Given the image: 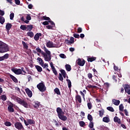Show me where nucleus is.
<instances>
[{
    "instance_id": "nucleus-1",
    "label": "nucleus",
    "mask_w": 130,
    "mask_h": 130,
    "mask_svg": "<svg viewBox=\"0 0 130 130\" xmlns=\"http://www.w3.org/2000/svg\"><path fill=\"white\" fill-rule=\"evenodd\" d=\"M43 49L46 53L41 50V49H40L39 47L37 48L36 50H37V52H39V53H41V55H43L45 61H50L51 60V52H50V51L47 49L45 46L43 47Z\"/></svg>"
},
{
    "instance_id": "nucleus-2",
    "label": "nucleus",
    "mask_w": 130,
    "mask_h": 130,
    "mask_svg": "<svg viewBox=\"0 0 130 130\" xmlns=\"http://www.w3.org/2000/svg\"><path fill=\"white\" fill-rule=\"evenodd\" d=\"M56 111L59 119L62 120L63 121H66V120H68V117H67V116L63 115V114H64V112L62 111V109H61V108L60 107L57 108Z\"/></svg>"
},
{
    "instance_id": "nucleus-3",
    "label": "nucleus",
    "mask_w": 130,
    "mask_h": 130,
    "mask_svg": "<svg viewBox=\"0 0 130 130\" xmlns=\"http://www.w3.org/2000/svg\"><path fill=\"white\" fill-rule=\"evenodd\" d=\"M15 99L18 104L22 105V106H23L25 108H29V104L27 103V102L25 101V100L21 99L18 96H15Z\"/></svg>"
},
{
    "instance_id": "nucleus-4",
    "label": "nucleus",
    "mask_w": 130,
    "mask_h": 130,
    "mask_svg": "<svg viewBox=\"0 0 130 130\" xmlns=\"http://www.w3.org/2000/svg\"><path fill=\"white\" fill-rule=\"evenodd\" d=\"M10 50V48L7 44L0 41V53H4Z\"/></svg>"
},
{
    "instance_id": "nucleus-5",
    "label": "nucleus",
    "mask_w": 130,
    "mask_h": 130,
    "mask_svg": "<svg viewBox=\"0 0 130 130\" xmlns=\"http://www.w3.org/2000/svg\"><path fill=\"white\" fill-rule=\"evenodd\" d=\"M37 87L38 89H39L40 92H45L46 90V87H45V85L43 82H40L37 85Z\"/></svg>"
},
{
    "instance_id": "nucleus-6",
    "label": "nucleus",
    "mask_w": 130,
    "mask_h": 130,
    "mask_svg": "<svg viewBox=\"0 0 130 130\" xmlns=\"http://www.w3.org/2000/svg\"><path fill=\"white\" fill-rule=\"evenodd\" d=\"M77 64L78 66H79L80 67H84L85 66V63L86 62V61L84 59H81V58H78L76 61Z\"/></svg>"
},
{
    "instance_id": "nucleus-7",
    "label": "nucleus",
    "mask_w": 130,
    "mask_h": 130,
    "mask_svg": "<svg viewBox=\"0 0 130 130\" xmlns=\"http://www.w3.org/2000/svg\"><path fill=\"white\" fill-rule=\"evenodd\" d=\"M11 71H12L15 75H21V74H22V70L20 69H17L16 68H12Z\"/></svg>"
},
{
    "instance_id": "nucleus-8",
    "label": "nucleus",
    "mask_w": 130,
    "mask_h": 130,
    "mask_svg": "<svg viewBox=\"0 0 130 130\" xmlns=\"http://www.w3.org/2000/svg\"><path fill=\"white\" fill-rule=\"evenodd\" d=\"M15 126L16 128H17V129L21 130L22 128H24L23 127V125H22V123L17 122L16 123H15Z\"/></svg>"
},
{
    "instance_id": "nucleus-9",
    "label": "nucleus",
    "mask_w": 130,
    "mask_h": 130,
    "mask_svg": "<svg viewBox=\"0 0 130 130\" xmlns=\"http://www.w3.org/2000/svg\"><path fill=\"white\" fill-rule=\"evenodd\" d=\"M50 66L52 69L53 74H54L55 76H57V71H56V69H55V67L53 66V63H52V62L50 63Z\"/></svg>"
},
{
    "instance_id": "nucleus-10",
    "label": "nucleus",
    "mask_w": 130,
    "mask_h": 130,
    "mask_svg": "<svg viewBox=\"0 0 130 130\" xmlns=\"http://www.w3.org/2000/svg\"><path fill=\"white\" fill-rule=\"evenodd\" d=\"M14 105L11 103V105H10L9 106H8V110L9 112H14Z\"/></svg>"
},
{
    "instance_id": "nucleus-11",
    "label": "nucleus",
    "mask_w": 130,
    "mask_h": 130,
    "mask_svg": "<svg viewBox=\"0 0 130 130\" xmlns=\"http://www.w3.org/2000/svg\"><path fill=\"white\" fill-rule=\"evenodd\" d=\"M25 91L29 98H31L32 97V91L29 89L28 88H27L25 89Z\"/></svg>"
},
{
    "instance_id": "nucleus-12",
    "label": "nucleus",
    "mask_w": 130,
    "mask_h": 130,
    "mask_svg": "<svg viewBox=\"0 0 130 130\" xmlns=\"http://www.w3.org/2000/svg\"><path fill=\"white\" fill-rule=\"evenodd\" d=\"M46 46L48 48H52V47H54L53 42L49 41L48 42L46 43Z\"/></svg>"
},
{
    "instance_id": "nucleus-13",
    "label": "nucleus",
    "mask_w": 130,
    "mask_h": 130,
    "mask_svg": "<svg viewBox=\"0 0 130 130\" xmlns=\"http://www.w3.org/2000/svg\"><path fill=\"white\" fill-rule=\"evenodd\" d=\"M40 36H42V34H41V33H37L34 37V40L36 41H38V40H39V38L40 37Z\"/></svg>"
},
{
    "instance_id": "nucleus-14",
    "label": "nucleus",
    "mask_w": 130,
    "mask_h": 130,
    "mask_svg": "<svg viewBox=\"0 0 130 130\" xmlns=\"http://www.w3.org/2000/svg\"><path fill=\"white\" fill-rule=\"evenodd\" d=\"M12 26L13 25H12V24H11L10 23H7L6 24V29L7 32H10V29H12Z\"/></svg>"
},
{
    "instance_id": "nucleus-15",
    "label": "nucleus",
    "mask_w": 130,
    "mask_h": 130,
    "mask_svg": "<svg viewBox=\"0 0 130 130\" xmlns=\"http://www.w3.org/2000/svg\"><path fill=\"white\" fill-rule=\"evenodd\" d=\"M112 103L114 104V105H116V106H118V105H119V104L120 103V101L118 100L113 99Z\"/></svg>"
},
{
    "instance_id": "nucleus-16",
    "label": "nucleus",
    "mask_w": 130,
    "mask_h": 130,
    "mask_svg": "<svg viewBox=\"0 0 130 130\" xmlns=\"http://www.w3.org/2000/svg\"><path fill=\"white\" fill-rule=\"evenodd\" d=\"M9 77H10V79H11L12 80V81H13V82H14V83H18V79L15 76L10 74L9 75Z\"/></svg>"
},
{
    "instance_id": "nucleus-17",
    "label": "nucleus",
    "mask_w": 130,
    "mask_h": 130,
    "mask_svg": "<svg viewBox=\"0 0 130 130\" xmlns=\"http://www.w3.org/2000/svg\"><path fill=\"white\" fill-rule=\"evenodd\" d=\"M75 99L76 101H78L79 103H82V98H81V95H77L75 96Z\"/></svg>"
},
{
    "instance_id": "nucleus-18",
    "label": "nucleus",
    "mask_w": 130,
    "mask_h": 130,
    "mask_svg": "<svg viewBox=\"0 0 130 130\" xmlns=\"http://www.w3.org/2000/svg\"><path fill=\"white\" fill-rule=\"evenodd\" d=\"M91 99H89V102L87 103V107L89 110L92 109V107H93V105L92 103H91Z\"/></svg>"
},
{
    "instance_id": "nucleus-19",
    "label": "nucleus",
    "mask_w": 130,
    "mask_h": 130,
    "mask_svg": "<svg viewBox=\"0 0 130 130\" xmlns=\"http://www.w3.org/2000/svg\"><path fill=\"white\" fill-rule=\"evenodd\" d=\"M114 122H117L119 124H120V123H121V121L120 120V119H119L117 116H115L114 118Z\"/></svg>"
},
{
    "instance_id": "nucleus-20",
    "label": "nucleus",
    "mask_w": 130,
    "mask_h": 130,
    "mask_svg": "<svg viewBox=\"0 0 130 130\" xmlns=\"http://www.w3.org/2000/svg\"><path fill=\"white\" fill-rule=\"evenodd\" d=\"M65 69L67 72H71V71H72V67H71V65L69 64L65 65Z\"/></svg>"
},
{
    "instance_id": "nucleus-21",
    "label": "nucleus",
    "mask_w": 130,
    "mask_h": 130,
    "mask_svg": "<svg viewBox=\"0 0 130 130\" xmlns=\"http://www.w3.org/2000/svg\"><path fill=\"white\" fill-rule=\"evenodd\" d=\"M108 88H109V83H105L104 84L103 89L106 90V91H108Z\"/></svg>"
},
{
    "instance_id": "nucleus-22",
    "label": "nucleus",
    "mask_w": 130,
    "mask_h": 130,
    "mask_svg": "<svg viewBox=\"0 0 130 130\" xmlns=\"http://www.w3.org/2000/svg\"><path fill=\"white\" fill-rule=\"evenodd\" d=\"M124 90H125V92H126V93L129 91L130 90V86L128 84H125V86L124 87Z\"/></svg>"
},
{
    "instance_id": "nucleus-23",
    "label": "nucleus",
    "mask_w": 130,
    "mask_h": 130,
    "mask_svg": "<svg viewBox=\"0 0 130 130\" xmlns=\"http://www.w3.org/2000/svg\"><path fill=\"white\" fill-rule=\"evenodd\" d=\"M33 28V25H26V31H31L32 29Z\"/></svg>"
},
{
    "instance_id": "nucleus-24",
    "label": "nucleus",
    "mask_w": 130,
    "mask_h": 130,
    "mask_svg": "<svg viewBox=\"0 0 130 130\" xmlns=\"http://www.w3.org/2000/svg\"><path fill=\"white\" fill-rule=\"evenodd\" d=\"M103 121H104V122L108 123L110 121V119H109V117H104L103 118Z\"/></svg>"
},
{
    "instance_id": "nucleus-25",
    "label": "nucleus",
    "mask_w": 130,
    "mask_h": 130,
    "mask_svg": "<svg viewBox=\"0 0 130 130\" xmlns=\"http://www.w3.org/2000/svg\"><path fill=\"white\" fill-rule=\"evenodd\" d=\"M35 68L36 70H37L38 72H39V73H41V72H42V68L41 67L38 65H36Z\"/></svg>"
},
{
    "instance_id": "nucleus-26",
    "label": "nucleus",
    "mask_w": 130,
    "mask_h": 130,
    "mask_svg": "<svg viewBox=\"0 0 130 130\" xmlns=\"http://www.w3.org/2000/svg\"><path fill=\"white\" fill-rule=\"evenodd\" d=\"M96 57H91L87 58V61H90V62H92L94 61V60H96Z\"/></svg>"
},
{
    "instance_id": "nucleus-27",
    "label": "nucleus",
    "mask_w": 130,
    "mask_h": 130,
    "mask_svg": "<svg viewBox=\"0 0 130 130\" xmlns=\"http://www.w3.org/2000/svg\"><path fill=\"white\" fill-rule=\"evenodd\" d=\"M26 35H27V36H29L31 38H32V37H34V33L32 31L28 32L26 34Z\"/></svg>"
},
{
    "instance_id": "nucleus-28",
    "label": "nucleus",
    "mask_w": 130,
    "mask_h": 130,
    "mask_svg": "<svg viewBox=\"0 0 130 130\" xmlns=\"http://www.w3.org/2000/svg\"><path fill=\"white\" fill-rule=\"evenodd\" d=\"M40 106V104H39L38 102H35V104L34 105V108L38 109V108H39Z\"/></svg>"
},
{
    "instance_id": "nucleus-29",
    "label": "nucleus",
    "mask_w": 130,
    "mask_h": 130,
    "mask_svg": "<svg viewBox=\"0 0 130 130\" xmlns=\"http://www.w3.org/2000/svg\"><path fill=\"white\" fill-rule=\"evenodd\" d=\"M54 92L57 94V95H60V91L58 88H56L54 89Z\"/></svg>"
},
{
    "instance_id": "nucleus-30",
    "label": "nucleus",
    "mask_w": 130,
    "mask_h": 130,
    "mask_svg": "<svg viewBox=\"0 0 130 130\" xmlns=\"http://www.w3.org/2000/svg\"><path fill=\"white\" fill-rule=\"evenodd\" d=\"M79 125L81 127H84V126H86V123L83 121H79Z\"/></svg>"
},
{
    "instance_id": "nucleus-31",
    "label": "nucleus",
    "mask_w": 130,
    "mask_h": 130,
    "mask_svg": "<svg viewBox=\"0 0 130 130\" xmlns=\"http://www.w3.org/2000/svg\"><path fill=\"white\" fill-rule=\"evenodd\" d=\"M27 123L29 124H35V121L32 120V119H27Z\"/></svg>"
},
{
    "instance_id": "nucleus-32",
    "label": "nucleus",
    "mask_w": 130,
    "mask_h": 130,
    "mask_svg": "<svg viewBox=\"0 0 130 130\" xmlns=\"http://www.w3.org/2000/svg\"><path fill=\"white\" fill-rule=\"evenodd\" d=\"M20 29L23 31L27 30V25H21L20 26Z\"/></svg>"
},
{
    "instance_id": "nucleus-33",
    "label": "nucleus",
    "mask_w": 130,
    "mask_h": 130,
    "mask_svg": "<svg viewBox=\"0 0 130 130\" xmlns=\"http://www.w3.org/2000/svg\"><path fill=\"white\" fill-rule=\"evenodd\" d=\"M0 99L3 101H6V100H7V95H6V94H3L0 96Z\"/></svg>"
},
{
    "instance_id": "nucleus-34",
    "label": "nucleus",
    "mask_w": 130,
    "mask_h": 130,
    "mask_svg": "<svg viewBox=\"0 0 130 130\" xmlns=\"http://www.w3.org/2000/svg\"><path fill=\"white\" fill-rule=\"evenodd\" d=\"M0 23L2 25L4 24V23H5V17L0 16Z\"/></svg>"
},
{
    "instance_id": "nucleus-35",
    "label": "nucleus",
    "mask_w": 130,
    "mask_h": 130,
    "mask_svg": "<svg viewBox=\"0 0 130 130\" xmlns=\"http://www.w3.org/2000/svg\"><path fill=\"white\" fill-rule=\"evenodd\" d=\"M37 60H38V61H39L40 64L41 66L42 65V64L44 63V62H43V60L42 59V58H41L40 57H38Z\"/></svg>"
},
{
    "instance_id": "nucleus-36",
    "label": "nucleus",
    "mask_w": 130,
    "mask_h": 130,
    "mask_svg": "<svg viewBox=\"0 0 130 130\" xmlns=\"http://www.w3.org/2000/svg\"><path fill=\"white\" fill-rule=\"evenodd\" d=\"M66 81L68 83L69 88H72V82H71V80L70 79H67Z\"/></svg>"
},
{
    "instance_id": "nucleus-37",
    "label": "nucleus",
    "mask_w": 130,
    "mask_h": 130,
    "mask_svg": "<svg viewBox=\"0 0 130 130\" xmlns=\"http://www.w3.org/2000/svg\"><path fill=\"white\" fill-rule=\"evenodd\" d=\"M124 108V107H123V105L122 104H120L119 106V110L120 111H123V109Z\"/></svg>"
},
{
    "instance_id": "nucleus-38",
    "label": "nucleus",
    "mask_w": 130,
    "mask_h": 130,
    "mask_svg": "<svg viewBox=\"0 0 130 130\" xmlns=\"http://www.w3.org/2000/svg\"><path fill=\"white\" fill-rule=\"evenodd\" d=\"M107 110L111 111V112H114V109L112 107H108L107 108Z\"/></svg>"
},
{
    "instance_id": "nucleus-39",
    "label": "nucleus",
    "mask_w": 130,
    "mask_h": 130,
    "mask_svg": "<svg viewBox=\"0 0 130 130\" xmlns=\"http://www.w3.org/2000/svg\"><path fill=\"white\" fill-rule=\"evenodd\" d=\"M87 119L90 121H92V120H93V117H92V115L91 114H88L87 115Z\"/></svg>"
},
{
    "instance_id": "nucleus-40",
    "label": "nucleus",
    "mask_w": 130,
    "mask_h": 130,
    "mask_svg": "<svg viewBox=\"0 0 130 130\" xmlns=\"http://www.w3.org/2000/svg\"><path fill=\"white\" fill-rule=\"evenodd\" d=\"M99 115L100 117H102V116H103L104 114V110H102L101 111H99Z\"/></svg>"
},
{
    "instance_id": "nucleus-41",
    "label": "nucleus",
    "mask_w": 130,
    "mask_h": 130,
    "mask_svg": "<svg viewBox=\"0 0 130 130\" xmlns=\"http://www.w3.org/2000/svg\"><path fill=\"white\" fill-rule=\"evenodd\" d=\"M22 44L24 48H25V49H28V46L27 45V44L24 41L22 42Z\"/></svg>"
},
{
    "instance_id": "nucleus-42",
    "label": "nucleus",
    "mask_w": 130,
    "mask_h": 130,
    "mask_svg": "<svg viewBox=\"0 0 130 130\" xmlns=\"http://www.w3.org/2000/svg\"><path fill=\"white\" fill-rule=\"evenodd\" d=\"M58 79L59 81H61V82L63 81V77H62V75L60 73L59 74Z\"/></svg>"
},
{
    "instance_id": "nucleus-43",
    "label": "nucleus",
    "mask_w": 130,
    "mask_h": 130,
    "mask_svg": "<svg viewBox=\"0 0 130 130\" xmlns=\"http://www.w3.org/2000/svg\"><path fill=\"white\" fill-rule=\"evenodd\" d=\"M4 124L6 126H11L12 125V123H11V122L6 121L5 122Z\"/></svg>"
},
{
    "instance_id": "nucleus-44",
    "label": "nucleus",
    "mask_w": 130,
    "mask_h": 130,
    "mask_svg": "<svg viewBox=\"0 0 130 130\" xmlns=\"http://www.w3.org/2000/svg\"><path fill=\"white\" fill-rule=\"evenodd\" d=\"M88 126L90 128H93V127H94V123L92 121H90Z\"/></svg>"
},
{
    "instance_id": "nucleus-45",
    "label": "nucleus",
    "mask_w": 130,
    "mask_h": 130,
    "mask_svg": "<svg viewBox=\"0 0 130 130\" xmlns=\"http://www.w3.org/2000/svg\"><path fill=\"white\" fill-rule=\"evenodd\" d=\"M42 19H43V20H45L46 21H50V18L47 16H43Z\"/></svg>"
},
{
    "instance_id": "nucleus-46",
    "label": "nucleus",
    "mask_w": 130,
    "mask_h": 130,
    "mask_svg": "<svg viewBox=\"0 0 130 130\" xmlns=\"http://www.w3.org/2000/svg\"><path fill=\"white\" fill-rule=\"evenodd\" d=\"M60 73H61V75H62V76L64 75H67V73L66 72V71H64V70L63 69H61L60 71Z\"/></svg>"
},
{
    "instance_id": "nucleus-47",
    "label": "nucleus",
    "mask_w": 130,
    "mask_h": 130,
    "mask_svg": "<svg viewBox=\"0 0 130 130\" xmlns=\"http://www.w3.org/2000/svg\"><path fill=\"white\" fill-rule=\"evenodd\" d=\"M41 67H42L44 69H45V68H48V64H47V63H43L42 64V65H41Z\"/></svg>"
},
{
    "instance_id": "nucleus-48",
    "label": "nucleus",
    "mask_w": 130,
    "mask_h": 130,
    "mask_svg": "<svg viewBox=\"0 0 130 130\" xmlns=\"http://www.w3.org/2000/svg\"><path fill=\"white\" fill-rule=\"evenodd\" d=\"M65 42H66V44H67V45H70V44H73L71 41L68 39L65 40Z\"/></svg>"
},
{
    "instance_id": "nucleus-49",
    "label": "nucleus",
    "mask_w": 130,
    "mask_h": 130,
    "mask_svg": "<svg viewBox=\"0 0 130 130\" xmlns=\"http://www.w3.org/2000/svg\"><path fill=\"white\" fill-rule=\"evenodd\" d=\"M48 22L49 23H50V24L51 25V26H53V27L55 26V23H54V22L52 21L51 19H50V20H48Z\"/></svg>"
},
{
    "instance_id": "nucleus-50",
    "label": "nucleus",
    "mask_w": 130,
    "mask_h": 130,
    "mask_svg": "<svg viewBox=\"0 0 130 130\" xmlns=\"http://www.w3.org/2000/svg\"><path fill=\"white\" fill-rule=\"evenodd\" d=\"M59 56L60 57H61V58H67V56H66L64 54H62V53L60 54Z\"/></svg>"
},
{
    "instance_id": "nucleus-51",
    "label": "nucleus",
    "mask_w": 130,
    "mask_h": 130,
    "mask_svg": "<svg viewBox=\"0 0 130 130\" xmlns=\"http://www.w3.org/2000/svg\"><path fill=\"white\" fill-rule=\"evenodd\" d=\"M14 17H15V14H14V13L10 14V20H13L14 19Z\"/></svg>"
},
{
    "instance_id": "nucleus-52",
    "label": "nucleus",
    "mask_w": 130,
    "mask_h": 130,
    "mask_svg": "<svg viewBox=\"0 0 130 130\" xmlns=\"http://www.w3.org/2000/svg\"><path fill=\"white\" fill-rule=\"evenodd\" d=\"M87 77H88V79H89L90 80H91L92 78L93 77V75H92V73H88L87 74Z\"/></svg>"
},
{
    "instance_id": "nucleus-53",
    "label": "nucleus",
    "mask_w": 130,
    "mask_h": 130,
    "mask_svg": "<svg viewBox=\"0 0 130 130\" xmlns=\"http://www.w3.org/2000/svg\"><path fill=\"white\" fill-rule=\"evenodd\" d=\"M73 36H74V37H75V38H77V39H80V35L79 34H74L73 35Z\"/></svg>"
},
{
    "instance_id": "nucleus-54",
    "label": "nucleus",
    "mask_w": 130,
    "mask_h": 130,
    "mask_svg": "<svg viewBox=\"0 0 130 130\" xmlns=\"http://www.w3.org/2000/svg\"><path fill=\"white\" fill-rule=\"evenodd\" d=\"M47 29L53 30V26L52 25H47L46 26Z\"/></svg>"
},
{
    "instance_id": "nucleus-55",
    "label": "nucleus",
    "mask_w": 130,
    "mask_h": 130,
    "mask_svg": "<svg viewBox=\"0 0 130 130\" xmlns=\"http://www.w3.org/2000/svg\"><path fill=\"white\" fill-rule=\"evenodd\" d=\"M14 2L16 5H17V6H19L21 4L20 0H14Z\"/></svg>"
},
{
    "instance_id": "nucleus-56",
    "label": "nucleus",
    "mask_w": 130,
    "mask_h": 130,
    "mask_svg": "<svg viewBox=\"0 0 130 130\" xmlns=\"http://www.w3.org/2000/svg\"><path fill=\"white\" fill-rule=\"evenodd\" d=\"M3 57L4 59H7V58H9V54H6Z\"/></svg>"
},
{
    "instance_id": "nucleus-57",
    "label": "nucleus",
    "mask_w": 130,
    "mask_h": 130,
    "mask_svg": "<svg viewBox=\"0 0 130 130\" xmlns=\"http://www.w3.org/2000/svg\"><path fill=\"white\" fill-rule=\"evenodd\" d=\"M88 88H93L94 89H96V88H98L96 86L92 85L91 84L88 85Z\"/></svg>"
},
{
    "instance_id": "nucleus-58",
    "label": "nucleus",
    "mask_w": 130,
    "mask_h": 130,
    "mask_svg": "<svg viewBox=\"0 0 130 130\" xmlns=\"http://www.w3.org/2000/svg\"><path fill=\"white\" fill-rule=\"evenodd\" d=\"M42 24H43V25H44L45 26H46V25H49V22H48V21H44L42 23Z\"/></svg>"
},
{
    "instance_id": "nucleus-59",
    "label": "nucleus",
    "mask_w": 130,
    "mask_h": 130,
    "mask_svg": "<svg viewBox=\"0 0 130 130\" xmlns=\"http://www.w3.org/2000/svg\"><path fill=\"white\" fill-rule=\"evenodd\" d=\"M70 41L72 44H74L75 42V38H74V37H71Z\"/></svg>"
},
{
    "instance_id": "nucleus-60",
    "label": "nucleus",
    "mask_w": 130,
    "mask_h": 130,
    "mask_svg": "<svg viewBox=\"0 0 130 130\" xmlns=\"http://www.w3.org/2000/svg\"><path fill=\"white\" fill-rule=\"evenodd\" d=\"M82 27H78V29H77L78 33H82Z\"/></svg>"
},
{
    "instance_id": "nucleus-61",
    "label": "nucleus",
    "mask_w": 130,
    "mask_h": 130,
    "mask_svg": "<svg viewBox=\"0 0 130 130\" xmlns=\"http://www.w3.org/2000/svg\"><path fill=\"white\" fill-rule=\"evenodd\" d=\"M26 20H27L28 21H30L31 20V16L29 14H27L26 16Z\"/></svg>"
},
{
    "instance_id": "nucleus-62",
    "label": "nucleus",
    "mask_w": 130,
    "mask_h": 130,
    "mask_svg": "<svg viewBox=\"0 0 130 130\" xmlns=\"http://www.w3.org/2000/svg\"><path fill=\"white\" fill-rule=\"evenodd\" d=\"M0 15L1 16H4V15H5V11L0 10Z\"/></svg>"
},
{
    "instance_id": "nucleus-63",
    "label": "nucleus",
    "mask_w": 130,
    "mask_h": 130,
    "mask_svg": "<svg viewBox=\"0 0 130 130\" xmlns=\"http://www.w3.org/2000/svg\"><path fill=\"white\" fill-rule=\"evenodd\" d=\"M28 9H29L30 10L32 9L33 8V5H32V4H29L28 5Z\"/></svg>"
},
{
    "instance_id": "nucleus-64",
    "label": "nucleus",
    "mask_w": 130,
    "mask_h": 130,
    "mask_svg": "<svg viewBox=\"0 0 130 130\" xmlns=\"http://www.w3.org/2000/svg\"><path fill=\"white\" fill-rule=\"evenodd\" d=\"M114 69L115 71L118 72V67L117 66H114Z\"/></svg>"
}]
</instances>
